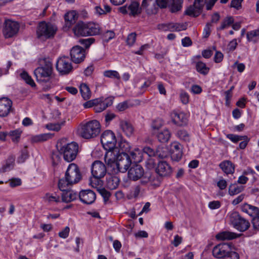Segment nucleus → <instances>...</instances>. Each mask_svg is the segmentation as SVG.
<instances>
[{"label":"nucleus","mask_w":259,"mask_h":259,"mask_svg":"<svg viewBox=\"0 0 259 259\" xmlns=\"http://www.w3.org/2000/svg\"><path fill=\"white\" fill-rule=\"evenodd\" d=\"M244 189V186L238 185L237 183L231 184L229 187L228 193L231 196L237 195L242 192Z\"/></svg>","instance_id":"31"},{"label":"nucleus","mask_w":259,"mask_h":259,"mask_svg":"<svg viewBox=\"0 0 259 259\" xmlns=\"http://www.w3.org/2000/svg\"><path fill=\"white\" fill-rule=\"evenodd\" d=\"M136 39V34L131 33L127 36L126 42L129 46H133L135 42Z\"/></svg>","instance_id":"58"},{"label":"nucleus","mask_w":259,"mask_h":259,"mask_svg":"<svg viewBox=\"0 0 259 259\" xmlns=\"http://www.w3.org/2000/svg\"><path fill=\"white\" fill-rule=\"evenodd\" d=\"M170 136L171 134L169 130L165 128L159 132L157 135V137L159 141L164 143L169 140Z\"/></svg>","instance_id":"34"},{"label":"nucleus","mask_w":259,"mask_h":259,"mask_svg":"<svg viewBox=\"0 0 259 259\" xmlns=\"http://www.w3.org/2000/svg\"><path fill=\"white\" fill-rule=\"evenodd\" d=\"M52 73V66L51 63L38 67L34 71L36 80L39 82L49 81Z\"/></svg>","instance_id":"8"},{"label":"nucleus","mask_w":259,"mask_h":259,"mask_svg":"<svg viewBox=\"0 0 259 259\" xmlns=\"http://www.w3.org/2000/svg\"><path fill=\"white\" fill-rule=\"evenodd\" d=\"M212 253L217 258L239 259L238 253L232 250L231 245L229 243H222L215 246Z\"/></svg>","instance_id":"3"},{"label":"nucleus","mask_w":259,"mask_h":259,"mask_svg":"<svg viewBox=\"0 0 259 259\" xmlns=\"http://www.w3.org/2000/svg\"><path fill=\"white\" fill-rule=\"evenodd\" d=\"M29 154L27 150L25 149L21 152V154L17 158V162L18 163H23L28 158Z\"/></svg>","instance_id":"52"},{"label":"nucleus","mask_w":259,"mask_h":259,"mask_svg":"<svg viewBox=\"0 0 259 259\" xmlns=\"http://www.w3.org/2000/svg\"><path fill=\"white\" fill-rule=\"evenodd\" d=\"M15 158L14 156H10L6 160V164L2 167L3 171H9L13 168L15 164Z\"/></svg>","instance_id":"39"},{"label":"nucleus","mask_w":259,"mask_h":259,"mask_svg":"<svg viewBox=\"0 0 259 259\" xmlns=\"http://www.w3.org/2000/svg\"><path fill=\"white\" fill-rule=\"evenodd\" d=\"M196 68L197 71L203 75H206L209 70V68L206 66V64L201 61L196 63Z\"/></svg>","instance_id":"40"},{"label":"nucleus","mask_w":259,"mask_h":259,"mask_svg":"<svg viewBox=\"0 0 259 259\" xmlns=\"http://www.w3.org/2000/svg\"><path fill=\"white\" fill-rule=\"evenodd\" d=\"M115 33L113 31L108 30L106 31L103 35V39L105 41H108L110 39L114 38Z\"/></svg>","instance_id":"56"},{"label":"nucleus","mask_w":259,"mask_h":259,"mask_svg":"<svg viewBox=\"0 0 259 259\" xmlns=\"http://www.w3.org/2000/svg\"><path fill=\"white\" fill-rule=\"evenodd\" d=\"M22 132L20 130H16L10 132V135L14 142H17L19 141Z\"/></svg>","instance_id":"51"},{"label":"nucleus","mask_w":259,"mask_h":259,"mask_svg":"<svg viewBox=\"0 0 259 259\" xmlns=\"http://www.w3.org/2000/svg\"><path fill=\"white\" fill-rule=\"evenodd\" d=\"M241 209L253 218L259 216V208L256 206L245 203L241 206Z\"/></svg>","instance_id":"22"},{"label":"nucleus","mask_w":259,"mask_h":259,"mask_svg":"<svg viewBox=\"0 0 259 259\" xmlns=\"http://www.w3.org/2000/svg\"><path fill=\"white\" fill-rule=\"evenodd\" d=\"M104 9H103L100 6L95 7V14L98 16H100L102 15H106L107 13L111 11L110 7L107 4H105L104 5Z\"/></svg>","instance_id":"42"},{"label":"nucleus","mask_w":259,"mask_h":259,"mask_svg":"<svg viewBox=\"0 0 259 259\" xmlns=\"http://www.w3.org/2000/svg\"><path fill=\"white\" fill-rule=\"evenodd\" d=\"M19 29V24L11 20L6 21L4 33L6 37L9 38L16 35Z\"/></svg>","instance_id":"12"},{"label":"nucleus","mask_w":259,"mask_h":259,"mask_svg":"<svg viewBox=\"0 0 259 259\" xmlns=\"http://www.w3.org/2000/svg\"><path fill=\"white\" fill-rule=\"evenodd\" d=\"M65 178L73 184L77 183L81 179V174L78 166L75 163L69 164L65 172Z\"/></svg>","instance_id":"9"},{"label":"nucleus","mask_w":259,"mask_h":259,"mask_svg":"<svg viewBox=\"0 0 259 259\" xmlns=\"http://www.w3.org/2000/svg\"><path fill=\"white\" fill-rule=\"evenodd\" d=\"M79 197L80 201L83 203L91 204L95 201L96 195L92 190H85L80 192Z\"/></svg>","instance_id":"16"},{"label":"nucleus","mask_w":259,"mask_h":259,"mask_svg":"<svg viewBox=\"0 0 259 259\" xmlns=\"http://www.w3.org/2000/svg\"><path fill=\"white\" fill-rule=\"evenodd\" d=\"M12 102L7 98L0 99V116H7L10 113Z\"/></svg>","instance_id":"17"},{"label":"nucleus","mask_w":259,"mask_h":259,"mask_svg":"<svg viewBox=\"0 0 259 259\" xmlns=\"http://www.w3.org/2000/svg\"><path fill=\"white\" fill-rule=\"evenodd\" d=\"M129 11V14L132 16H136L139 15L141 12V8L140 7L139 4L136 2H133L127 7Z\"/></svg>","instance_id":"30"},{"label":"nucleus","mask_w":259,"mask_h":259,"mask_svg":"<svg viewBox=\"0 0 259 259\" xmlns=\"http://www.w3.org/2000/svg\"><path fill=\"white\" fill-rule=\"evenodd\" d=\"M249 226V222L241 217L240 220L237 221L236 225H235L234 227L240 231L243 232L247 230Z\"/></svg>","instance_id":"29"},{"label":"nucleus","mask_w":259,"mask_h":259,"mask_svg":"<svg viewBox=\"0 0 259 259\" xmlns=\"http://www.w3.org/2000/svg\"><path fill=\"white\" fill-rule=\"evenodd\" d=\"M201 9L197 7L195 4L189 7L185 11V14L187 15L197 17L201 12Z\"/></svg>","instance_id":"35"},{"label":"nucleus","mask_w":259,"mask_h":259,"mask_svg":"<svg viewBox=\"0 0 259 259\" xmlns=\"http://www.w3.org/2000/svg\"><path fill=\"white\" fill-rule=\"evenodd\" d=\"M241 217L237 211H231L228 213L227 218L230 223L234 227L238 221L240 220Z\"/></svg>","instance_id":"37"},{"label":"nucleus","mask_w":259,"mask_h":259,"mask_svg":"<svg viewBox=\"0 0 259 259\" xmlns=\"http://www.w3.org/2000/svg\"><path fill=\"white\" fill-rule=\"evenodd\" d=\"M78 196L76 192L72 190H67L62 193V201L68 203L76 199Z\"/></svg>","instance_id":"24"},{"label":"nucleus","mask_w":259,"mask_h":259,"mask_svg":"<svg viewBox=\"0 0 259 259\" xmlns=\"http://www.w3.org/2000/svg\"><path fill=\"white\" fill-rule=\"evenodd\" d=\"M107 172L106 165L101 161H95L92 164L91 173L94 178V180L91 179V186L95 188H98L101 186V181L99 180L103 178Z\"/></svg>","instance_id":"4"},{"label":"nucleus","mask_w":259,"mask_h":259,"mask_svg":"<svg viewBox=\"0 0 259 259\" xmlns=\"http://www.w3.org/2000/svg\"><path fill=\"white\" fill-rule=\"evenodd\" d=\"M21 180L19 178L12 179L10 181L9 185L11 187H15L21 185Z\"/></svg>","instance_id":"63"},{"label":"nucleus","mask_w":259,"mask_h":259,"mask_svg":"<svg viewBox=\"0 0 259 259\" xmlns=\"http://www.w3.org/2000/svg\"><path fill=\"white\" fill-rule=\"evenodd\" d=\"M100 130L99 122L96 120H93L80 124L78 133L82 138L89 139L97 136L100 132Z\"/></svg>","instance_id":"2"},{"label":"nucleus","mask_w":259,"mask_h":259,"mask_svg":"<svg viewBox=\"0 0 259 259\" xmlns=\"http://www.w3.org/2000/svg\"><path fill=\"white\" fill-rule=\"evenodd\" d=\"M130 146L125 141L116 143L113 150L106 151L104 161L112 174L125 172L131 164L130 156L126 153Z\"/></svg>","instance_id":"1"},{"label":"nucleus","mask_w":259,"mask_h":259,"mask_svg":"<svg viewBox=\"0 0 259 259\" xmlns=\"http://www.w3.org/2000/svg\"><path fill=\"white\" fill-rule=\"evenodd\" d=\"M183 0H172L170 6V11L174 13L180 11L182 8Z\"/></svg>","instance_id":"44"},{"label":"nucleus","mask_w":259,"mask_h":259,"mask_svg":"<svg viewBox=\"0 0 259 259\" xmlns=\"http://www.w3.org/2000/svg\"><path fill=\"white\" fill-rule=\"evenodd\" d=\"M50 134H41L31 137V141L33 143H39L46 141L51 138Z\"/></svg>","instance_id":"36"},{"label":"nucleus","mask_w":259,"mask_h":259,"mask_svg":"<svg viewBox=\"0 0 259 259\" xmlns=\"http://www.w3.org/2000/svg\"><path fill=\"white\" fill-rule=\"evenodd\" d=\"M64 18L63 29L64 31H68L75 23L78 19V14L75 11H70L64 15Z\"/></svg>","instance_id":"14"},{"label":"nucleus","mask_w":259,"mask_h":259,"mask_svg":"<svg viewBox=\"0 0 259 259\" xmlns=\"http://www.w3.org/2000/svg\"><path fill=\"white\" fill-rule=\"evenodd\" d=\"M74 34L76 36H86L88 34L86 28V23L82 21L78 22L73 28Z\"/></svg>","instance_id":"21"},{"label":"nucleus","mask_w":259,"mask_h":259,"mask_svg":"<svg viewBox=\"0 0 259 259\" xmlns=\"http://www.w3.org/2000/svg\"><path fill=\"white\" fill-rule=\"evenodd\" d=\"M95 39L94 38H82L80 39L79 42L80 44L82 45L86 48L90 47V46L94 42Z\"/></svg>","instance_id":"53"},{"label":"nucleus","mask_w":259,"mask_h":259,"mask_svg":"<svg viewBox=\"0 0 259 259\" xmlns=\"http://www.w3.org/2000/svg\"><path fill=\"white\" fill-rule=\"evenodd\" d=\"M243 136H239L234 134H228L227 135V138L234 143L242 141V139H243Z\"/></svg>","instance_id":"54"},{"label":"nucleus","mask_w":259,"mask_h":259,"mask_svg":"<svg viewBox=\"0 0 259 259\" xmlns=\"http://www.w3.org/2000/svg\"><path fill=\"white\" fill-rule=\"evenodd\" d=\"M128 178L133 180L137 181L142 178L141 183L146 184L151 180V175L149 172L144 173L143 167L140 165L133 166L128 171Z\"/></svg>","instance_id":"7"},{"label":"nucleus","mask_w":259,"mask_h":259,"mask_svg":"<svg viewBox=\"0 0 259 259\" xmlns=\"http://www.w3.org/2000/svg\"><path fill=\"white\" fill-rule=\"evenodd\" d=\"M69 232V228L68 227H66L63 230L59 233V236L62 238L65 239L68 236Z\"/></svg>","instance_id":"64"},{"label":"nucleus","mask_w":259,"mask_h":259,"mask_svg":"<svg viewBox=\"0 0 259 259\" xmlns=\"http://www.w3.org/2000/svg\"><path fill=\"white\" fill-rule=\"evenodd\" d=\"M142 151L144 154V157L145 156V155H147L149 157L156 156L155 151H154L153 149L150 148L149 147H144L142 149Z\"/></svg>","instance_id":"55"},{"label":"nucleus","mask_w":259,"mask_h":259,"mask_svg":"<svg viewBox=\"0 0 259 259\" xmlns=\"http://www.w3.org/2000/svg\"><path fill=\"white\" fill-rule=\"evenodd\" d=\"M141 191V187L139 185L135 186L131 190L129 194V198H135L138 197Z\"/></svg>","instance_id":"49"},{"label":"nucleus","mask_w":259,"mask_h":259,"mask_svg":"<svg viewBox=\"0 0 259 259\" xmlns=\"http://www.w3.org/2000/svg\"><path fill=\"white\" fill-rule=\"evenodd\" d=\"M237 237L236 233L229 231H223L216 235V238L219 240H231Z\"/></svg>","instance_id":"28"},{"label":"nucleus","mask_w":259,"mask_h":259,"mask_svg":"<svg viewBox=\"0 0 259 259\" xmlns=\"http://www.w3.org/2000/svg\"><path fill=\"white\" fill-rule=\"evenodd\" d=\"M234 19L232 16H228L226 17L222 22L221 25L220 27L218 28V30H222L229 28L234 23Z\"/></svg>","instance_id":"41"},{"label":"nucleus","mask_w":259,"mask_h":259,"mask_svg":"<svg viewBox=\"0 0 259 259\" xmlns=\"http://www.w3.org/2000/svg\"><path fill=\"white\" fill-rule=\"evenodd\" d=\"M103 74L105 77L108 78L117 79L118 80H119L120 78L119 73L115 70H106L104 72Z\"/></svg>","instance_id":"48"},{"label":"nucleus","mask_w":259,"mask_h":259,"mask_svg":"<svg viewBox=\"0 0 259 259\" xmlns=\"http://www.w3.org/2000/svg\"><path fill=\"white\" fill-rule=\"evenodd\" d=\"M156 156L160 158L166 157L169 154L168 148L166 146L160 145L157 148L155 151Z\"/></svg>","instance_id":"38"},{"label":"nucleus","mask_w":259,"mask_h":259,"mask_svg":"<svg viewBox=\"0 0 259 259\" xmlns=\"http://www.w3.org/2000/svg\"><path fill=\"white\" fill-rule=\"evenodd\" d=\"M176 136L181 140L185 142H188L190 141V137L188 132L184 130H181L177 132Z\"/></svg>","instance_id":"45"},{"label":"nucleus","mask_w":259,"mask_h":259,"mask_svg":"<svg viewBox=\"0 0 259 259\" xmlns=\"http://www.w3.org/2000/svg\"><path fill=\"white\" fill-rule=\"evenodd\" d=\"M71 185H73V183H69L65 178L60 179L58 182V187L62 192L67 190L68 187Z\"/></svg>","instance_id":"46"},{"label":"nucleus","mask_w":259,"mask_h":259,"mask_svg":"<svg viewBox=\"0 0 259 259\" xmlns=\"http://www.w3.org/2000/svg\"><path fill=\"white\" fill-rule=\"evenodd\" d=\"M86 28L88 33L87 36L98 35L100 33V28L98 24L86 23Z\"/></svg>","instance_id":"25"},{"label":"nucleus","mask_w":259,"mask_h":259,"mask_svg":"<svg viewBox=\"0 0 259 259\" xmlns=\"http://www.w3.org/2000/svg\"><path fill=\"white\" fill-rule=\"evenodd\" d=\"M221 169L227 175L232 174L235 171L234 164L229 160H224L219 164Z\"/></svg>","instance_id":"23"},{"label":"nucleus","mask_w":259,"mask_h":259,"mask_svg":"<svg viewBox=\"0 0 259 259\" xmlns=\"http://www.w3.org/2000/svg\"><path fill=\"white\" fill-rule=\"evenodd\" d=\"M20 76L22 79H23L25 82L31 87H35V83L31 77L26 71H23L20 73Z\"/></svg>","instance_id":"47"},{"label":"nucleus","mask_w":259,"mask_h":259,"mask_svg":"<svg viewBox=\"0 0 259 259\" xmlns=\"http://www.w3.org/2000/svg\"><path fill=\"white\" fill-rule=\"evenodd\" d=\"M58 149L59 154L62 155L64 160L68 162L73 161L79 152L78 145L74 142L58 147Z\"/></svg>","instance_id":"6"},{"label":"nucleus","mask_w":259,"mask_h":259,"mask_svg":"<svg viewBox=\"0 0 259 259\" xmlns=\"http://www.w3.org/2000/svg\"><path fill=\"white\" fill-rule=\"evenodd\" d=\"M129 107L127 101L119 103L116 106V109L119 111H123Z\"/></svg>","instance_id":"59"},{"label":"nucleus","mask_w":259,"mask_h":259,"mask_svg":"<svg viewBox=\"0 0 259 259\" xmlns=\"http://www.w3.org/2000/svg\"><path fill=\"white\" fill-rule=\"evenodd\" d=\"M243 139H242V141H241L239 143V148L241 149H244L245 148L246 146L248 144V143L250 141V139L248 138L247 136H243Z\"/></svg>","instance_id":"62"},{"label":"nucleus","mask_w":259,"mask_h":259,"mask_svg":"<svg viewBox=\"0 0 259 259\" xmlns=\"http://www.w3.org/2000/svg\"><path fill=\"white\" fill-rule=\"evenodd\" d=\"M130 155L135 162H141L144 157V154L142 150L139 148H135L130 153Z\"/></svg>","instance_id":"33"},{"label":"nucleus","mask_w":259,"mask_h":259,"mask_svg":"<svg viewBox=\"0 0 259 259\" xmlns=\"http://www.w3.org/2000/svg\"><path fill=\"white\" fill-rule=\"evenodd\" d=\"M52 159L53 164L55 165H57L61 161V158L59 154L57 152L53 153L52 155Z\"/></svg>","instance_id":"60"},{"label":"nucleus","mask_w":259,"mask_h":259,"mask_svg":"<svg viewBox=\"0 0 259 259\" xmlns=\"http://www.w3.org/2000/svg\"><path fill=\"white\" fill-rule=\"evenodd\" d=\"M79 91L84 100H89L91 97V92L87 84L81 83L79 87Z\"/></svg>","instance_id":"32"},{"label":"nucleus","mask_w":259,"mask_h":259,"mask_svg":"<svg viewBox=\"0 0 259 259\" xmlns=\"http://www.w3.org/2000/svg\"><path fill=\"white\" fill-rule=\"evenodd\" d=\"M247 39L250 41L256 42L259 39V29L250 31L247 33Z\"/></svg>","instance_id":"43"},{"label":"nucleus","mask_w":259,"mask_h":259,"mask_svg":"<svg viewBox=\"0 0 259 259\" xmlns=\"http://www.w3.org/2000/svg\"><path fill=\"white\" fill-rule=\"evenodd\" d=\"M163 125V121L160 118H157L153 120L151 123V127L153 130H158Z\"/></svg>","instance_id":"50"},{"label":"nucleus","mask_w":259,"mask_h":259,"mask_svg":"<svg viewBox=\"0 0 259 259\" xmlns=\"http://www.w3.org/2000/svg\"><path fill=\"white\" fill-rule=\"evenodd\" d=\"M70 56L74 63H80L85 58L84 50L80 46H75L70 50Z\"/></svg>","instance_id":"15"},{"label":"nucleus","mask_w":259,"mask_h":259,"mask_svg":"<svg viewBox=\"0 0 259 259\" xmlns=\"http://www.w3.org/2000/svg\"><path fill=\"white\" fill-rule=\"evenodd\" d=\"M155 162L154 159L152 157H149L145 162V165L147 168L151 169L154 167Z\"/></svg>","instance_id":"61"},{"label":"nucleus","mask_w":259,"mask_h":259,"mask_svg":"<svg viewBox=\"0 0 259 259\" xmlns=\"http://www.w3.org/2000/svg\"><path fill=\"white\" fill-rule=\"evenodd\" d=\"M58 30L56 25L50 22L41 21L36 28L37 37L42 40H46L54 37Z\"/></svg>","instance_id":"5"},{"label":"nucleus","mask_w":259,"mask_h":259,"mask_svg":"<svg viewBox=\"0 0 259 259\" xmlns=\"http://www.w3.org/2000/svg\"><path fill=\"white\" fill-rule=\"evenodd\" d=\"M170 116L174 123L178 126H182L186 123L185 115L183 112L174 111L171 113Z\"/></svg>","instance_id":"20"},{"label":"nucleus","mask_w":259,"mask_h":259,"mask_svg":"<svg viewBox=\"0 0 259 259\" xmlns=\"http://www.w3.org/2000/svg\"><path fill=\"white\" fill-rule=\"evenodd\" d=\"M114 98L112 97L104 98L103 97L96 99L98 103L95 105L94 111L96 113H100L105 110L108 107L113 104Z\"/></svg>","instance_id":"13"},{"label":"nucleus","mask_w":259,"mask_h":259,"mask_svg":"<svg viewBox=\"0 0 259 259\" xmlns=\"http://www.w3.org/2000/svg\"><path fill=\"white\" fill-rule=\"evenodd\" d=\"M156 172L161 177L169 176L172 172L170 166L164 161L159 162L156 168Z\"/></svg>","instance_id":"19"},{"label":"nucleus","mask_w":259,"mask_h":259,"mask_svg":"<svg viewBox=\"0 0 259 259\" xmlns=\"http://www.w3.org/2000/svg\"><path fill=\"white\" fill-rule=\"evenodd\" d=\"M120 179L116 176H109L107 178L106 186L110 190L116 189L119 184Z\"/></svg>","instance_id":"27"},{"label":"nucleus","mask_w":259,"mask_h":259,"mask_svg":"<svg viewBox=\"0 0 259 259\" xmlns=\"http://www.w3.org/2000/svg\"><path fill=\"white\" fill-rule=\"evenodd\" d=\"M56 68L62 75L69 74L73 70L71 60L68 57H60L57 62Z\"/></svg>","instance_id":"11"},{"label":"nucleus","mask_w":259,"mask_h":259,"mask_svg":"<svg viewBox=\"0 0 259 259\" xmlns=\"http://www.w3.org/2000/svg\"><path fill=\"white\" fill-rule=\"evenodd\" d=\"M120 127L125 134L130 137L134 132V128L132 124L127 121L122 120L120 121Z\"/></svg>","instance_id":"26"},{"label":"nucleus","mask_w":259,"mask_h":259,"mask_svg":"<svg viewBox=\"0 0 259 259\" xmlns=\"http://www.w3.org/2000/svg\"><path fill=\"white\" fill-rule=\"evenodd\" d=\"M170 154L173 160L179 161L181 159L183 152L181 145L179 143L174 142L170 144Z\"/></svg>","instance_id":"18"},{"label":"nucleus","mask_w":259,"mask_h":259,"mask_svg":"<svg viewBox=\"0 0 259 259\" xmlns=\"http://www.w3.org/2000/svg\"><path fill=\"white\" fill-rule=\"evenodd\" d=\"M101 142L104 148L107 151H109L113 150L116 143V139L113 132L107 130L102 134Z\"/></svg>","instance_id":"10"},{"label":"nucleus","mask_w":259,"mask_h":259,"mask_svg":"<svg viewBox=\"0 0 259 259\" xmlns=\"http://www.w3.org/2000/svg\"><path fill=\"white\" fill-rule=\"evenodd\" d=\"M180 97L181 102L184 104H187L189 101V96L188 93L184 91L181 92Z\"/></svg>","instance_id":"57"}]
</instances>
